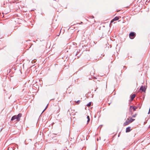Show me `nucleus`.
I'll list each match as a JSON object with an SVG mask.
<instances>
[{
    "label": "nucleus",
    "mask_w": 150,
    "mask_h": 150,
    "mask_svg": "<svg viewBox=\"0 0 150 150\" xmlns=\"http://www.w3.org/2000/svg\"><path fill=\"white\" fill-rule=\"evenodd\" d=\"M87 119H88L87 122H88L90 121V117L89 116H87Z\"/></svg>",
    "instance_id": "obj_9"
},
{
    "label": "nucleus",
    "mask_w": 150,
    "mask_h": 150,
    "mask_svg": "<svg viewBox=\"0 0 150 150\" xmlns=\"http://www.w3.org/2000/svg\"><path fill=\"white\" fill-rule=\"evenodd\" d=\"M140 89L142 91L145 92L146 90V88L145 86H142L140 87Z\"/></svg>",
    "instance_id": "obj_5"
},
{
    "label": "nucleus",
    "mask_w": 150,
    "mask_h": 150,
    "mask_svg": "<svg viewBox=\"0 0 150 150\" xmlns=\"http://www.w3.org/2000/svg\"><path fill=\"white\" fill-rule=\"evenodd\" d=\"M137 115V114L136 113L135 114L133 115H132V117H135Z\"/></svg>",
    "instance_id": "obj_11"
},
{
    "label": "nucleus",
    "mask_w": 150,
    "mask_h": 150,
    "mask_svg": "<svg viewBox=\"0 0 150 150\" xmlns=\"http://www.w3.org/2000/svg\"><path fill=\"white\" fill-rule=\"evenodd\" d=\"M91 102H90L87 105V106H88L89 107V106H90L91 105Z\"/></svg>",
    "instance_id": "obj_10"
},
{
    "label": "nucleus",
    "mask_w": 150,
    "mask_h": 150,
    "mask_svg": "<svg viewBox=\"0 0 150 150\" xmlns=\"http://www.w3.org/2000/svg\"><path fill=\"white\" fill-rule=\"evenodd\" d=\"M135 97V94H133L131 96V99L132 100Z\"/></svg>",
    "instance_id": "obj_8"
},
{
    "label": "nucleus",
    "mask_w": 150,
    "mask_h": 150,
    "mask_svg": "<svg viewBox=\"0 0 150 150\" xmlns=\"http://www.w3.org/2000/svg\"><path fill=\"white\" fill-rule=\"evenodd\" d=\"M137 108V107L135 106H131L129 108V111L130 112H132V109L133 110V111H134L136 110Z\"/></svg>",
    "instance_id": "obj_4"
},
{
    "label": "nucleus",
    "mask_w": 150,
    "mask_h": 150,
    "mask_svg": "<svg viewBox=\"0 0 150 150\" xmlns=\"http://www.w3.org/2000/svg\"><path fill=\"white\" fill-rule=\"evenodd\" d=\"M22 115L21 114L19 113L17 115H14L12 117L11 120H13L16 119L17 121H19L20 120V117L22 116Z\"/></svg>",
    "instance_id": "obj_2"
},
{
    "label": "nucleus",
    "mask_w": 150,
    "mask_h": 150,
    "mask_svg": "<svg viewBox=\"0 0 150 150\" xmlns=\"http://www.w3.org/2000/svg\"><path fill=\"white\" fill-rule=\"evenodd\" d=\"M149 127H150V125Z\"/></svg>",
    "instance_id": "obj_15"
},
{
    "label": "nucleus",
    "mask_w": 150,
    "mask_h": 150,
    "mask_svg": "<svg viewBox=\"0 0 150 150\" xmlns=\"http://www.w3.org/2000/svg\"><path fill=\"white\" fill-rule=\"evenodd\" d=\"M131 130V127H128L126 128V132H128Z\"/></svg>",
    "instance_id": "obj_7"
},
{
    "label": "nucleus",
    "mask_w": 150,
    "mask_h": 150,
    "mask_svg": "<svg viewBox=\"0 0 150 150\" xmlns=\"http://www.w3.org/2000/svg\"><path fill=\"white\" fill-rule=\"evenodd\" d=\"M135 36V34L134 32H131L129 34V37L131 39H133Z\"/></svg>",
    "instance_id": "obj_3"
},
{
    "label": "nucleus",
    "mask_w": 150,
    "mask_h": 150,
    "mask_svg": "<svg viewBox=\"0 0 150 150\" xmlns=\"http://www.w3.org/2000/svg\"><path fill=\"white\" fill-rule=\"evenodd\" d=\"M93 18H94V17L93 16H92Z\"/></svg>",
    "instance_id": "obj_14"
},
{
    "label": "nucleus",
    "mask_w": 150,
    "mask_h": 150,
    "mask_svg": "<svg viewBox=\"0 0 150 150\" xmlns=\"http://www.w3.org/2000/svg\"><path fill=\"white\" fill-rule=\"evenodd\" d=\"M80 102V100H78L76 102V103L78 104H79Z\"/></svg>",
    "instance_id": "obj_12"
},
{
    "label": "nucleus",
    "mask_w": 150,
    "mask_h": 150,
    "mask_svg": "<svg viewBox=\"0 0 150 150\" xmlns=\"http://www.w3.org/2000/svg\"><path fill=\"white\" fill-rule=\"evenodd\" d=\"M135 119H133L132 117H129L126 120L125 122L123 124V126H125L129 125L133 121L135 120Z\"/></svg>",
    "instance_id": "obj_1"
},
{
    "label": "nucleus",
    "mask_w": 150,
    "mask_h": 150,
    "mask_svg": "<svg viewBox=\"0 0 150 150\" xmlns=\"http://www.w3.org/2000/svg\"><path fill=\"white\" fill-rule=\"evenodd\" d=\"M47 106L46 107V108H45V109L42 112H43L45 110H46V109H47Z\"/></svg>",
    "instance_id": "obj_13"
},
{
    "label": "nucleus",
    "mask_w": 150,
    "mask_h": 150,
    "mask_svg": "<svg viewBox=\"0 0 150 150\" xmlns=\"http://www.w3.org/2000/svg\"><path fill=\"white\" fill-rule=\"evenodd\" d=\"M119 19V18L118 17H115L114 18H113L112 21H111V23H112L114 21L118 20Z\"/></svg>",
    "instance_id": "obj_6"
}]
</instances>
